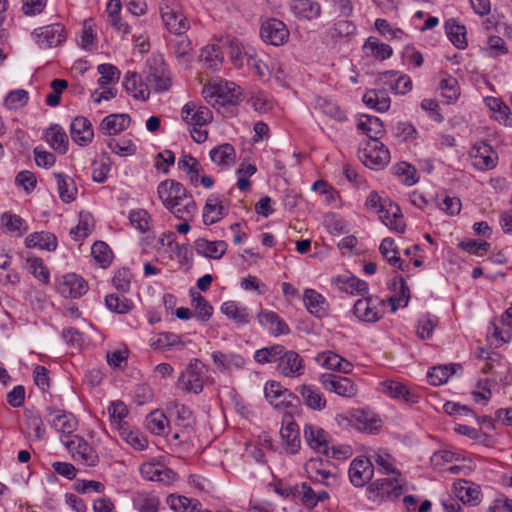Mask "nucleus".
Segmentation results:
<instances>
[{
    "label": "nucleus",
    "instance_id": "1",
    "mask_svg": "<svg viewBox=\"0 0 512 512\" xmlns=\"http://www.w3.org/2000/svg\"><path fill=\"white\" fill-rule=\"evenodd\" d=\"M159 199L178 219L192 217L196 211V203L187 189L173 179H167L159 183L157 187Z\"/></svg>",
    "mask_w": 512,
    "mask_h": 512
},
{
    "label": "nucleus",
    "instance_id": "2",
    "mask_svg": "<svg viewBox=\"0 0 512 512\" xmlns=\"http://www.w3.org/2000/svg\"><path fill=\"white\" fill-rule=\"evenodd\" d=\"M143 73L148 88L156 93L166 92L172 86L171 73L160 54H152L148 57Z\"/></svg>",
    "mask_w": 512,
    "mask_h": 512
},
{
    "label": "nucleus",
    "instance_id": "3",
    "mask_svg": "<svg viewBox=\"0 0 512 512\" xmlns=\"http://www.w3.org/2000/svg\"><path fill=\"white\" fill-rule=\"evenodd\" d=\"M398 477L377 479L372 482L366 490L367 498L379 502L397 499L403 493V486L399 484Z\"/></svg>",
    "mask_w": 512,
    "mask_h": 512
},
{
    "label": "nucleus",
    "instance_id": "4",
    "mask_svg": "<svg viewBox=\"0 0 512 512\" xmlns=\"http://www.w3.org/2000/svg\"><path fill=\"white\" fill-rule=\"evenodd\" d=\"M62 444L69 450L72 457L82 464L94 467L99 462V456L94 448L80 436H74L73 439H61Z\"/></svg>",
    "mask_w": 512,
    "mask_h": 512
},
{
    "label": "nucleus",
    "instance_id": "5",
    "mask_svg": "<svg viewBox=\"0 0 512 512\" xmlns=\"http://www.w3.org/2000/svg\"><path fill=\"white\" fill-rule=\"evenodd\" d=\"M364 165L370 168H381L390 161L389 150L376 138L368 140L359 155Z\"/></svg>",
    "mask_w": 512,
    "mask_h": 512
},
{
    "label": "nucleus",
    "instance_id": "6",
    "mask_svg": "<svg viewBox=\"0 0 512 512\" xmlns=\"http://www.w3.org/2000/svg\"><path fill=\"white\" fill-rule=\"evenodd\" d=\"M202 368L203 364L198 359L190 362L178 378V388L185 392L200 393L203 390Z\"/></svg>",
    "mask_w": 512,
    "mask_h": 512
},
{
    "label": "nucleus",
    "instance_id": "7",
    "mask_svg": "<svg viewBox=\"0 0 512 512\" xmlns=\"http://www.w3.org/2000/svg\"><path fill=\"white\" fill-rule=\"evenodd\" d=\"M322 386L339 396L353 397L357 394V387L348 377H343L331 373H324L319 377Z\"/></svg>",
    "mask_w": 512,
    "mask_h": 512
},
{
    "label": "nucleus",
    "instance_id": "8",
    "mask_svg": "<svg viewBox=\"0 0 512 512\" xmlns=\"http://www.w3.org/2000/svg\"><path fill=\"white\" fill-rule=\"evenodd\" d=\"M260 36L265 43L279 46L287 42L289 30L282 21L269 19L262 23Z\"/></svg>",
    "mask_w": 512,
    "mask_h": 512
},
{
    "label": "nucleus",
    "instance_id": "9",
    "mask_svg": "<svg viewBox=\"0 0 512 512\" xmlns=\"http://www.w3.org/2000/svg\"><path fill=\"white\" fill-rule=\"evenodd\" d=\"M161 17L165 27L170 33L175 35L185 34L189 29V22L178 5L173 3L161 8Z\"/></svg>",
    "mask_w": 512,
    "mask_h": 512
},
{
    "label": "nucleus",
    "instance_id": "10",
    "mask_svg": "<svg viewBox=\"0 0 512 512\" xmlns=\"http://www.w3.org/2000/svg\"><path fill=\"white\" fill-rule=\"evenodd\" d=\"M277 371L285 377H299L305 371L304 360L296 351H287L284 348L277 364Z\"/></svg>",
    "mask_w": 512,
    "mask_h": 512
},
{
    "label": "nucleus",
    "instance_id": "11",
    "mask_svg": "<svg viewBox=\"0 0 512 512\" xmlns=\"http://www.w3.org/2000/svg\"><path fill=\"white\" fill-rule=\"evenodd\" d=\"M373 473V463L367 457L356 458L350 464L349 478L355 487H363L372 479Z\"/></svg>",
    "mask_w": 512,
    "mask_h": 512
},
{
    "label": "nucleus",
    "instance_id": "12",
    "mask_svg": "<svg viewBox=\"0 0 512 512\" xmlns=\"http://www.w3.org/2000/svg\"><path fill=\"white\" fill-rule=\"evenodd\" d=\"M381 210L382 211H379L378 215L384 225L398 233H403L405 231L403 215L396 203L391 199L384 200V205H382Z\"/></svg>",
    "mask_w": 512,
    "mask_h": 512
},
{
    "label": "nucleus",
    "instance_id": "13",
    "mask_svg": "<svg viewBox=\"0 0 512 512\" xmlns=\"http://www.w3.org/2000/svg\"><path fill=\"white\" fill-rule=\"evenodd\" d=\"M280 434L286 451L290 454H296L300 449L301 440L298 425L293 420L292 415L285 414L283 416Z\"/></svg>",
    "mask_w": 512,
    "mask_h": 512
},
{
    "label": "nucleus",
    "instance_id": "14",
    "mask_svg": "<svg viewBox=\"0 0 512 512\" xmlns=\"http://www.w3.org/2000/svg\"><path fill=\"white\" fill-rule=\"evenodd\" d=\"M470 156L473 159V166L479 170H489L496 166L497 154L492 147L485 142L475 144Z\"/></svg>",
    "mask_w": 512,
    "mask_h": 512
},
{
    "label": "nucleus",
    "instance_id": "15",
    "mask_svg": "<svg viewBox=\"0 0 512 512\" xmlns=\"http://www.w3.org/2000/svg\"><path fill=\"white\" fill-rule=\"evenodd\" d=\"M453 492L464 504L476 506L481 502L480 486L468 480L459 479L454 482Z\"/></svg>",
    "mask_w": 512,
    "mask_h": 512
},
{
    "label": "nucleus",
    "instance_id": "16",
    "mask_svg": "<svg viewBox=\"0 0 512 512\" xmlns=\"http://www.w3.org/2000/svg\"><path fill=\"white\" fill-rule=\"evenodd\" d=\"M57 289L66 298H78L87 292L88 285L82 277L68 274L58 283Z\"/></svg>",
    "mask_w": 512,
    "mask_h": 512
},
{
    "label": "nucleus",
    "instance_id": "17",
    "mask_svg": "<svg viewBox=\"0 0 512 512\" xmlns=\"http://www.w3.org/2000/svg\"><path fill=\"white\" fill-rule=\"evenodd\" d=\"M304 438L310 448L324 455H329L327 433L324 429L306 424L304 426Z\"/></svg>",
    "mask_w": 512,
    "mask_h": 512
},
{
    "label": "nucleus",
    "instance_id": "18",
    "mask_svg": "<svg viewBox=\"0 0 512 512\" xmlns=\"http://www.w3.org/2000/svg\"><path fill=\"white\" fill-rule=\"evenodd\" d=\"M70 134L72 140L78 145H88L94 136L91 122L83 116L75 117L70 126Z\"/></svg>",
    "mask_w": 512,
    "mask_h": 512
},
{
    "label": "nucleus",
    "instance_id": "19",
    "mask_svg": "<svg viewBox=\"0 0 512 512\" xmlns=\"http://www.w3.org/2000/svg\"><path fill=\"white\" fill-rule=\"evenodd\" d=\"M377 300L362 298L355 302L353 307L354 315L361 321L374 323L382 318V313L377 308Z\"/></svg>",
    "mask_w": 512,
    "mask_h": 512
},
{
    "label": "nucleus",
    "instance_id": "20",
    "mask_svg": "<svg viewBox=\"0 0 512 512\" xmlns=\"http://www.w3.org/2000/svg\"><path fill=\"white\" fill-rule=\"evenodd\" d=\"M123 85L126 92L135 99L145 101L149 98L148 83L143 81L138 73L128 72L124 77Z\"/></svg>",
    "mask_w": 512,
    "mask_h": 512
},
{
    "label": "nucleus",
    "instance_id": "21",
    "mask_svg": "<svg viewBox=\"0 0 512 512\" xmlns=\"http://www.w3.org/2000/svg\"><path fill=\"white\" fill-rule=\"evenodd\" d=\"M351 421L353 427L368 433H375L381 426L380 418L364 409L353 411Z\"/></svg>",
    "mask_w": 512,
    "mask_h": 512
},
{
    "label": "nucleus",
    "instance_id": "22",
    "mask_svg": "<svg viewBox=\"0 0 512 512\" xmlns=\"http://www.w3.org/2000/svg\"><path fill=\"white\" fill-rule=\"evenodd\" d=\"M289 8L296 17L309 21L321 15V5L313 0H291Z\"/></svg>",
    "mask_w": 512,
    "mask_h": 512
},
{
    "label": "nucleus",
    "instance_id": "23",
    "mask_svg": "<svg viewBox=\"0 0 512 512\" xmlns=\"http://www.w3.org/2000/svg\"><path fill=\"white\" fill-rule=\"evenodd\" d=\"M194 246L199 255L212 259L222 258L227 250V243L223 240L208 241L205 238H198L195 240Z\"/></svg>",
    "mask_w": 512,
    "mask_h": 512
},
{
    "label": "nucleus",
    "instance_id": "24",
    "mask_svg": "<svg viewBox=\"0 0 512 512\" xmlns=\"http://www.w3.org/2000/svg\"><path fill=\"white\" fill-rule=\"evenodd\" d=\"M38 43L44 47H53L61 44L65 38L64 27L59 24H52L40 28V33L37 34Z\"/></svg>",
    "mask_w": 512,
    "mask_h": 512
},
{
    "label": "nucleus",
    "instance_id": "25",
    "mask_svg": "<svg viewBox=\"0 0 512 512\" xmlns=\"http://www.w3.org/2000/svg\"><path fill=\"white\" fill-rule=\"evenodd\" d=\"M258 322L261 326H268L273 336L287 335L289 326L273 311L263 310L258 314Z\"/></svg>",
    "mask_w": 512,
    "mask_h": 512
},
{
    "label": "nucleus",
    "instance_id": "26",
    "mask_svg": "<svg viewBox=\"0 0 512 512\" xmlns=\"http://www.w3.org/2000/svg\"><path fill=\"white\" fill-rule=\"evenodd\" d=\"M46 412L48 415L57 413L50 421V425L58 432L69 435L75 430L77 421L71 413L57 411L53 407H47Z\"/></svg>",
    "mask_w": 512,
    "mask_h": 512
},
{
    "label": "nucleus",
    "instance_id": "27",
    "mask_svg": "<svg viewBox=\"0 0 512 512\" xmlns=\"http://www.w3.org/2000/svg\"><path fill=\"white\" fill-rule=\"evenodd\" d=\"M130 123L128 114H110L102 120L100 129L107 135H115L127 129Z\"/></svg>",
    "mask_w": 512,
    "mask_h": 512
},
{
    "label": "nucleus",
    "instance_id": "28",
    "mask_svg": "<svg viewBox=\"0 0 512 512\" xmlns=\"http://www.w3.org/2000/svg\"><path fill=\"white\" fill-rule=\"evenodd\" d=\"M46 141L49 143L51 148L60 153L65 154L68 150V136L63 128L58 125H52L45 130Z\"/></svg>",
    "mask_w": 512,
    "mask_h": 512
},
{
    "label": "nucleus",
    "instance_id": "29",
    "mask_svg": "<svg viewBox=\"0 0 512 512\" xmlns=\"http://www.w3.org/2000/svg\"><path fill=\"white\" fill-rule=\"evenodd\" d=\"M1 225L5 233L17 237L22 236L28 230L26 221L10 212H4L1 215Z\"/></svg>",
    "mask_w": 512,
    "mask_h": 512
},
{
    "label": "nucleus",
    "instance_id": "30",
    "mask_svg": "<svg viewBox=\"0 0 512 512\" xmlns=\"http://www.w3.org/2000/svg\"><path fill=\"white\" fill-rule=\"evenodd\" d=\"M304 304L312 315L322 317L326 314V300L314 289H306L303 294Z\"/></svg>",
    "mask_w": 512,
    "mask_h": 512
},
{
    "label": "nucleus",
    "instance_id": "31",
    "mask_svg": "<svg viewBox=\"0 0 512 512\" xmlns=\"http://www.w3.org/2000/svg\"><path fill=\"white\" fill-rule=\"evenodd\" d=\"M218 92V99H216V102L221 106L235 105L240 100L241 89L235 83H218Z\"/></svg>",
    "mask_w": 512,
    "mask_h": 512
},
{
    "label": "nucleus",
    "instance_id": "32",
    "mask_svg": "<svg viewBox=\"0 0 512 512\" xmlns=\"http://www.w3.org/2000/svg\"><path fill=\"white\" fill-rule=\"evenodd\" d=\"M213 163L221 167H229L234 163L236 153L234 147L229 143L221 144L213 148L209 153Z\"/></svg>",
    "mask_w": 512,
    "mask_h": 512
},
{
    "label": "nucleus",
    "instance_id": "33",
    "mask_svg": "<svg viewBox=\"0 0 512 512\" xmlns=\"http://www.w3.org/2000/svg\"><path fill=\"white\" fill-rule=\"evenodd\" d=\"M29 248H40L48 251H54L57 247V238L50 232H34L27 236L25 240Z\"/></svg>",
    "mask_w": 512,
    "mask_h": 512
},
{
    "label": "nucleus",
    "instance_id": "34",
    "mask_svg": "<svg viewBox=\"0 0 512 512\" xmlns=\"http://www.w3.org/2000/svg\"><path fill=\"white\" fill-rule=\"evenodd\" d=\"M384 392L393 398L403 399L407 403H417L419 396L410 391L406 385L396 381L383 382Z\"/></svg>",
    "mask_w": 512,
    "mask_h": 512
},
{
    "label": "nucleus",
    "instance_id": "35",
    "mask_svg": "<svg viewBox=\"0 0 512 512\" xmlns=\"http://www.w3.org/2000/svg\"><path fill=\"white\" fill-rule=\"evenodd\" d=\"M54 176L57 180L60 199L65 203L74 201L77 194V187L74 180L63 173H54Z\"/></svg>",
    "mask_w": 512,
    "mask_h": 512
},
{
    "label": "nucleus",
    "instance_id": "36",
    "mask_svg": "<svg viewBox=\"0 0 512 512\" xmlns=\"http://www.w3.org/2000/svg\"><path fill=\"white\" fill-rule=\"evenodd\" d=\"M358 130L365 133L369 140L379 137L384 133L383 123L376 116L363 115L357 124Z\"/></svg>",
    "mask_w": 512,
    "mask_h": 512
},
{
    "label": "nucleus",
    "instance_id": "37",
    "mask_svg": "<svg viewBox=\"0 0 512 512\" xmlns=\"http://www.w3.org/2000/svg\"><path fill=\"white\" fill-rule=\"evenodd\" d=\"M363 102L378 112H385L390 107V98L384 90L380 89L368 90L363 95Z\"/></svg>",
    "mask_w": 512,
    "mask_h": 512
},
{
    "label": "nucleus",
    "instance_id": "38",
    "mask_svg": "<svg viewBox=\"0 0 512 512\" xmlns=\"http://www.w3.org/2000/svg\"><path fill=\"white\" fill-rule=\"evenodd\" d=\"M445 30L449 40L458 49H464L467 46L465 26L458 24L454 19H449L445 23Z\"/></svg>",
    "mask_w": 512,
    "mask_h": 512
},
{
    "label": "nucleus",
    "instance_id": "39",
    "mask_svg": "<svg viewBox=\"0 0 512 512\" xmlns=\"http://www.w3.org/2000/svg\"><path fill=\"white\" fill-rule=\"evenodd\" d=\"M299 392L304 400V403L313 410H322L326 406V400L321 392L309 385H302Z\"/></svg>",
    "mask_w": 512,
    "mask_h": 512
},
{
    "label": "nucleus",
    "instance_id": "40",
    "mask_svg": "<svg viewBox=\"0 0 512 512\" xmlns=\"http://www.w3.org/2000/svg\"><path fill=\"white\" fill-rule=\"evenodd\" d=\"M178 168L186 171L191 185L198 186L199 174L203 172V168L196 158L191 155H184L178 161Z\"/></svg>",
    "mask_w": 512,
    "mask_h": 512
},
{
    "label": "nucleus",
    "instance_id": "41",
    "mask_svg": "<svg viewBox=\"0 0 512 512\" xmlns=\"http://www.w3.org/2000/svg\"><path fill=\"white\" fill-rule=\"evenodd\" d=\"M221 312L237 324H247L249 315L245 307L239 306L235 301H226L221 306Z\"/></svg>",
    "mask_w": 512,
    "mask_h": 512
},
{
    "label": "nucleus",
    "instance_id": "42",
    "mask_svg": "<svg viewBox=\"0 0 512 512\" xmlns=\"http://www.w3.org/2000/svg\"><path fill=\"white\" fill-rule=\"evenodd\" d=\"M283 349L284 346L280 344H274L258 349L254 353V360L259 364H267L273 362L278 363Z\"/></svg>",
    "mask_w": 512,
    "mask_h": 512
},
{
    "label": "nucleus",
    "instance_id": "43",
    "mask_svg": "<svg viewBox=\"0 0 512 512\" xmlns=\"http://www.w3.org/2000/svg\"><path fill=\"white\" fill-rule=\"evenodd\" d=\"M379 250L390 265L403 270L402 260L399 257L397 247L392 238H384L380 244Z\"/></svg>",
    "mask_w": 512,
    "mask_h": 512
},
{
    "label": "nucleus",
    "instance_id": "44",
    "mask_svg": "<svg viewBox=\"0 0 512 512\" xmlns=\"http://www.w3.org/2000/svg\"><path fill=\"white\" fill-rule=\"evenodd\" d=\"M146 426L153 434L163 435L168 426V419L162 411L154 410L146 417Z\"/></svg>",
    "mask_w": 512,
    "mask_h": 512
},
{
    "label": "nucleus",
    "instance_id": "45",
    "mask_svg": "<svg viewBox=\"0 0 512 512\" xmlns=\"http://www.w3.org/2000/svg\"><path fill=\"white\" fill-rule=\"evenodd\" d=\"M105 305L110 311L118 314H126L133 307L131 300L125 298L124 296L120 297L118 294L107 295L105 297Z\"/></svg>",
    "mask_w": 512,
    "mask_h": 512
},
{
    "label": "nucleus",
    "instance_id": "46",
    "mask_svg": "<svg viewBox=\"0 0 512 512\" xmlns=\"http://www.w3.org/2000/svg\"><path fill=\"white\" fill-rule=\"evenodd\" d=\"M192 305L195 310V316L199 321L207 322L211 318L213 307L201 294H192Z\"/></svg>",
    "mask_w": 512,
    "mask_h": 512
},
{
    "label": "nucleus",
    "instance_id": "47",
    "mask_svg": "<svg viewBox=\"0 0 512 512\" xmlns=\"http://www.w3.org/2000/svg\"><path fill=\"white\" fill-rule=\"evenodd\" d=\"M338 283L340 284L339 288L342 291H345L350 294H360L363 295L368 292V284L366 281L361 280L355 276L347 277V278H339Z\"/></svg>",
    "mask_w": 512,
    "mask_h": 512
},
{
    "label": "nucleus",
    "instance_id": "48",
    "mask_svg": "<svg viewBox=\"0 0 512 512\" xmlns=\"http://www.w3.org/2000/svg\"><path fill=\"white\" fill-rule=\"evenodd\" d=\"M455 367L456 365L433 367L427 374L430 384L438 386L445 383L456 372Z\"/></svg>",
    "mask_w": 512,
    "mask_h": 512
},
{
    "label": "nucleus",
    "instance_id": "49",
    "mask_svg": "<svg viewBox=\"0 0 512 512\" xmlns=\"http://www.w3.org/2000/svg\"><path fill=\"white\" fill-rule=\"evenodd\" d=\"M486 103L491 110L497 112V121L512 126V114L506 104L494 97L487 98Z\"/></svg>",
    "mask_w": 512,
    "mask_h": 512
},
{
    "label": "nucleus",
    "instance_id": "50",
    "mask_svg": "<svg viewBox=\"0 0 512 512\" xmlns=\"http://www.w3.org/2000/svg\"><path fill=\"white\" fill-rule=\"evenodd\" d=\"M437 206L449 215H456L461 210V201L457 197H451L446 192L436 195Z\"/></svg>",
    "mask_w": 512,
    "mask_h": 512
},
{
    "label": "nucleus",
    "instance_id": "51",
    "mask_svg": "<svg viewBox=\"0 0 512 512\" xmlns=\"http://www.w3.org/2000/svg\"><path fill=\"white\" fill-rule=\"evenodd\" d=\"M184 345L185 344L181 340L180 336H178L174 333H171V332L160 333L151 342V346L154 349H163V348H171V347L183 348Z\"/></svg>",
    "mask_w": 512,
    "mask_h": 512
},
{
    "label": "nucleus",
    "instance_id": "52",
    "mask_svg": "<svg viewBox=\"0 0 512 512\" xmlns=\"http://www.w3.org/2000/svg\"><path fill=\"white\" fill-rule=\"evenodd\" d=\"M97 71L100 74V78L98 79L100 88H104L106 85L119 81L120 71L112 64H100L97 67Z\"/></svg>",
    "mask_w": 512,
    "mask_h": 512
},
{
    "label": "nucleus",
    "instance_id": "53",
    "mask_svg": "<svg viewBox=\"0 0 512 512\" xmlns=\"http://www.w3.org/2000/svg\"><path fill=\"white\" fill-rule=\"evenodd\" d=\"M200 58L208 68L213 70L218 69L222 63V52L220 51V47L217 45H212L203 48L200 54Z\"/></svg>",
    "mask_w": 512,
    "mask_h": 512
},
{
    "label": "nucleus",
    "instance_id": "54",
    "mask_svg": "<svg viewBox=\"0 0 512 512\" xmlns=\"http://www.w3.org/2000/svg\"><path fill=\"white\" fill-rule=\"evenodd\" d=\"M365 49L371 50L373 56L380 60H385L392 55V48L385 43H380L378 39L369 37L364 44Z\"/></svg>",
    "mask_w": 512,
    "mask_h": 512
},
{
    "label": "nucleus",
    "instance_id": "55",
    "mask_svg": "<svg viewBox=\"0 0 512 512\" xmlns=\"http://www.w3.org/2000/svg\"><path fill=\"white\" fill-rule=\"evenodd\" d=\"M286 388H283L279 382L270 381L265 384L264 394L271 405L280 407V399L284 396Z\"/></svg>",
    "mask_w": 512,
    "mask_h": 512
},
{
    "label": "nucleus",
    "instance_id": "56",
    "mask_svg": "<svg viewBox=\"0 0 512 512\" xmlns=\"http://www.w3.org/2000/svg\"><path fill=\"white\" fill-rule=\"evenodd\" d=\"M159 499L150 494H138L134 499V505L139 512H157Z\"/></svg>",
    "mask_w": 512,
    "mask_h": 512
},
{
    "label": "nucleus",
    "instance_id": "57",
    "mask_svg": "<svg viewBox=\"0 0 512 512\" xmlns=\"http://www.w3.org/2000/svg\"><path fill=\"white\" fill-rule=\"evenodd\" d=\"M29 95L24 89L13 90L4 99V105L10 110H16L25 106Z\"/></svg>",
    "mask_w": 512,
    "mask_h": 512
},
{
    "label": "nucleus",
    "instance_id": "58",
    "mask_svg": "<svg viewBox=\"0 0 512 512\" xmlns=\"http://www.w3.org/2000/svg\"><path fill=\"white\" fill-rule=\"evenodd\" d=\"M321 466V460L312 459L306 465V470L309 473V477L312 481L321 482L327 485L325 480L328 479L329 477H332L333 474H331L328 470L321 468Z\"/></svg>",
    "mask_w": 512,
    "mask_h": 512
},
{
    "label": "nucleus",
    "instance_id": "59",
    "mask_svg": "<svg viewBox=\"0 0 512 512\" xmlns=\"http://www.w3.org/2000/svg\"><path fill=\"white\" fill-rule=\"evenodd\" d=\"M91 254L102 267H106L111 263L112 252L109 246L102 241L95 242L92 245Z\"/></svg>",
    "mask_w": 512,
    "mask_h": 512
},
{
    "label": "nucleus",
    "instance_id": "60",
    "mask_svg": "<svg viewBox=\"0 0 512 512\" xmlns=\"http://www.w3.org/2000/svg\"><path fill=\"white\" fill-rule=\"evenodd\" d=\"M24 420L27 427L35 432V438L37 440L43 439L45 429L43 427V420L40 414L34 411H26L24 413Z\"/></svg>",
    "mask_w": 512,
    "mask_h": 512
},
{
    "label": "nucleus",
    "instance_id": "61",
    "mask_svg": "<svg viewBox=\"0 0 512 512\" xmlns=\"http://www.w3.org/2000/svg\"><path fill=\"white\" fill-rule=\"evenodd\" d=\"M168 410L171 414H175L179 424L187 427L193 422V415L191 410L183 404L177 402L169 403Z\"/></svg>",
    "mask_w": 512,
    "mask_h": 512
},
{
    "label": "nucleus",
    "instance_id": "62",
    "mask_svg": "<svg viewBox=\"0 0 512 512\" xmlns=\"http://www.w3.org/2000/svg\"><path fill=\"white\" fill-rule=\"evenodd\" d=\"M149 213L144 209L133 210L129 214V220L133 227L144 233L149 230Z\"/></svg>",
    "mask_w": 512,
    "mask_h": 512
},
{
    "label": "nucleus",
    "instance_id": "63",
    "mask_svg": "<svg viewBox=\"0 0 512 512\" xmlns=\"http://www.w3.org/2000/svg\"><path fill=\"white\" fill-rule=\"evenodd\" d=\"M167 237L169 238V242L167 243V246L171 249L175 255L182 259L183 262L187 263L191 256V249L188 244H178L175 240L176 236L173 232H169Z\"/></svg>",
    "mask_w": 512,
    "mask_h": 512
},
{
    "label": "nucleus",
    "instance_id": "64",
    "mask_svg": "<svg viewBox=\"0 0 512 512\" xmlns=\"http://www.w3.org/2000/svg\"><path fill=\"white\" fill-rule=\"evenodd\" d=\"M110 150L120 156L132 155L136 152V145L131 140L119 141L116 139H109L107 142Z\"/></svg>",
    "mask_w": 512,
    "mask_h": 512
}]
</instances>
